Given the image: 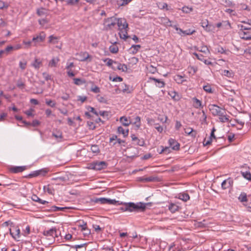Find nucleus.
I'll return each instance as SVG.
<instances>
[{
  "label": "nucleus",
  "mask_w": 251,
  "mask_h": 251,
  "mask_svg": "<svg viewBox=\"0 0 251 251\" xmlns=\"http://www.w3.org/2000/svg\"><path fill=\"white\" fill-rule=\"evenodd\" d=\"M148 203H144L142 202H139L137 203L129 202L125 203L124 206L121 208V209L123 211H143L146 209V205Z\"/></svg>",
  "instance_id": "1"
},
{
  "label": "nucleus",
  "mask_w": 251,
  "mask_h": 251,
  "mask_svg": "<svg viewBox=\"0 0 251 251\" xmlns=\"http://www.w3.org/2000/svg\"><path fill=\"white\" fill-rule=\"evenodd\" d=\"M117 19L113 16L104 19L103 20V30L108 31L113 28L116 25Z\"/></svg>",
  "instance_id": "2"
},
{
  "label": "nucleus",
  "mask_w": 251,
  "mask_h": 251,
  "mask_svg": "<svg viewBox=\"0 0 251 251\" xmlns=\"http://www.w3.org/2000/svg\"><path fill=\"white\" fill-rule=\"evenodd\" d=\"M209 108L212 114L215 116H219V115L226 114V110L225 109H223L215 104L210 105Z\"/></svg>",
  "instance_id": "3"
},
{
  "label": "nucleus",
  "mask_w": 251,
  "mask_h": 251,
  "mask_svg": "<svg viewBox=\"0 0 251 251\" xmlns=\"http://www.w3.org/2000/svg\"><path fill=\"white\" fill-rule=\"evenodd\" d=\"M107 163L105 161H97L91 164L90 168L92 169L100 171L107 167Z\"/></svg>",
  "instance_id": "4"
},
{
  "label": "nucleus",
  "mask_w": 251,
  "mask_h": 251,
  "mask_svg": "<svg viewBox=\"0 0 251 251\" xmlns=\"http://www.w3.org/2000/svg\"><path fill=\"white\" fill-rule=\"evenodd\" d=\"M10 234L12 237L17 241H19L21 237V230L17 226L13 225L11 228L9 229Z\"/></svg>",
  "instance_id": "5"
},
{
  "label": "nucleus",
  "mask_w": 251,
  "mask_h": 251,
  "mask_svg": "<svg viewBox=\"0 0 251 251\" xmlns=\"http://www.w3.org/2000/svg\"><path fill=\"white\" fill-rule=\"evenodd\" d=\"M43 234L47 237H48L49 239L51 237L54 239L55 237H57L56 228V227H52L50 229L44 230Z\"/></svg>",
  "instance_id": "6"
},
{
  "label": "nucleus",
  "mask_w": 251,
  "mask_h": 251,
  "mask_svg": "<svg viewBox=\"0 0 251 251\" xmlns=\"http://www.w3.org/2000/svg\"><path fill=\"white\" fill-rule=\"evenodd\" d=\"M119 27V30L124 28H128V24L127 23L126 20L124 18L117 19V22H116Z\"/></svg>",
  "instance_id": "7"
},
{
  "label": "nucleus",
  "mask_w": 251,
  "mask_h": 251,
  "mask_svg": "<svg viewBox=\"0 0 251 251\" xmlns=\"http://www.w3.org/2000/svg\"><path fill=\"white\" fill-rule=\"evenodd\" d=\"M168 143L172 150L175 151L179 150L180 144L175 139L170 138L168 141Z\"/></svg>",
  "instance_id": "8"
},
{
  "label": "nucleus",
  "mask_w": 251,
  "mask_h": 251,
  "mask_svg": "<svg viewBox=\"0 0 251 251\" xmlns=\"http://www.w3.org/2000/svg\"><path fill=\"white\" fill-rule=\"evenodd\" d=\"M45 33L44 32H42L39 34V35L33 37L32 41L34 43L35 46L37 43L43 42L45 40Z\"/></svg>",
  "instance_id": "9"
},
{
  "label": "nucleus",
  "mask_w": 251,
  "mask_h": 251,
  "mask_svg": "<svg viewBox=\"0 0 251 251\" xmlns=\"http://www.w3.org/2000/svg\"><path fill=\"white\" fill-rule=\"evenodd\" d=\"M238 34L241 39L245 40H251V33L249 31H240L238 32Z\"/></svg>",
  "instance_id": "10"
},
{
  "label": "nucleus",
  "mask_w": 251,
  "mask_h": 251,
  "mask_svg": "<svg viewBox=\"0 0 251 251\" xmlns=\"http://www.w3.org/2000/svg\"><path fill=\"white\" fill-rule=\"evenodd\" d=\"M26 169L25 166H12L9 168V171L12 173H19Z\"/></svg>",
  "instance_id": "11"
},
{
  "label": "nucleus",
  "mask_w": 251,
  "mask_h": 251,
  "mask_svg": "<svg viewBox=\"0 0 251 251\" xmlns=\"http://www.w3.org/2000/svg\"><path fill=\"white\" fill-rule=\"evenodd\" d=\"M233 183V180L230 178H228L223 181L221 184L222 187L223 189H226L232 186Z\"/></svg>",
  "instance_id": "12"
},
{
  "label": "nucleus",
  "mask_w": 251,
  "mask_h": 251,
  "mask_svg": "<svg viewBox=\"0 0 251 251\" xmlns=\"http://www.w3.org/2000/svg\"><path fill=\"white\" fill-rule=\"evenodd\" d=\"M131 138L133 141H135V144L140 146H143L145 144V141L143 139H139L135 135L131 134Z\"/></svg>",
  "instance_id": "13"
},
{
  "label": "nucleus",
  "mask_w": 251,
  "mask_h": 251,
  "mask_svg": "<svg viewBox=\"0 0 251 251\" xmlns=\"http://www.w3.org/2000/svg\"><path fill=\"white\" fill-rule=\"evenodd\" d=\"M160 23L165 26L173 27L171 24V21L166 17L159 18Z\"/></svg>",
  "instance_id": "14"
},
{
  "label": "nucleus",
  "mask_w": 251,
  "mask_h": 251,
  "mask_svg": "<svg viewBox=\"0 0 251 251\" xmlns=\"http://www.w3.org/2000/svg\"><path fill=\"white\" fill-rule=\"evenodd\" d=\"M31 65L35 69L38 70L42 66V61L40 59L35 58Z\"/></svg>",
  "instance_id": "15"
},
{
  "label": "nucleus",
  "mask_w": 251,
  "mask_h": 251,
  "mask_svg": "<svg viewBox=\"0 0 251 251\" xmlns=\"http://www.w3.org/2000/svg\"><path fill=\"white\" fill-rule=\"evenodd\" d=\"M120 122L122 123V124L123 126H128L129 125L131 124L130 118H127L126 116L121 117L120 118Z\"/></svg>",
  "instance_id": "16"
},
{
  "label": "nucleus",
  "mask_w": 251,
  "mask_h": 251,
  "mask_svg": "<svg viewBox=\"0 0 251 251\" xmlns=\"http://www.w3.org/2000/svg\"><path fill=\"white\" fill-rule=\"evenodd\" d=\"M174 78L177 84H182L184 82L187 81V80L184 78V75H176L174 76Z\"/></svg>",
  "instance_id": "17"
},
{
  "label": "nucleus",
  "mask_w": 251,
  "mask_h": 251,
  "mask_svg": "<svg viewBox=\"0 0 251 251\" xmlns=\"http://www.w3.org/2000/svg\"><path fill=\"white\" fill-rule=\"evenodd\" d=\"M150 79L153 80L155 82L156 86L159 88H163L165 86V83L161 79H157L154 77H150Z\"/></svg>",
  "instance_id": "18"
},
{
  "label": "nucleus",
  "mask_w": 251,
  "mask_h": 251,
  "mask_svg": "<svg viewBox=\"0 0 251 251\" xmlns=\"http://www.w3.org/2000/svg\"><path fill=\"white\" fill-rule=\"evenodd\" d=\"M116 68L124 72H126L127 71V66L125 64H121L118 62H115Z\"/></svg>",
  "instance_id": "19"
},
{
  "label": "nucleus",
  "mask_w": 251,
  "mask_h": 251,
  "mask_svg": "<svg viewBox=\"0 0 251 251\" xmlns=\"http://www.w3.org/2000/svg\"><path fill=\"white\" fill-rule=\"evenodd\" d=\"M119 34L120 35V38L124 40H126L129 37L127 34V28H124L119 30Z\"/></svg>",
  "instance_id": "20"
},
{
  "label": "nucleus",
  "mask_w": 251,
  "mask_h": 251,
  "mask_svg": "<svg viewBox=\"0 0 251 251\" xmlns=\"http://www.w3.org/2000/svg\"><path fill=\"white\" fill-rule=\"evenodd\" d=\"M78 55L80 57L79 60L81 61H85L90 57V55L86 51L81 52L78 54Z\"/></svg>",
  "instance_id": "21"
},
{
  "label": "nucleus",
  "mask_w": 251,
  "mask_h": 251,
  "mask_svg": "<svg viewBox=\"0 0 251 251\" xmlns=\"http://www.w3.org/2000/svg\"><path fill=\"white\" fill-rule=\"evenodd\" d=\"M53 136L58 142L61 141L62 139V132L59 130H56L53 131L52 134Z\"/></svg>",
  "instance_id": "22"
},
{
  "label": "nucleus",
  "mask_w": 251,
  "mask_h": 251,
  "mask_svg": "<svg viewBox=\"0 0 251 251\" xmlns=\"http://www.w3.org/2000/svg\"><path fill=\"white\" fill-rule=\"evenodd\" d=\"M171 147H164L163 146H161L160 148L161 150H159V149H157V152L159 154H162L163 153H165V154H168L171 152Z\"/></svg>",
  "instance_id": "23"
},
{
  "label": "nucleus",
  "mask_w": 251,
  "mask_h": 251,
  "mask_svg": "<svg viewBox=\"0 0 251 251\" xmlns=\"http://www.w3.org/2000/svg\"><path fill=\"white\" fill-rule=\"evenodd\" d=\"M169 95L175 100L178 101L180 99V96L178 94L174 91H170L168 93Z\"/></svg>",
  "instance_id": "24"
},
{
  "label": "nucleus",
  "mask_w": 251,
  "mask_h": 251,
  "mask_svg": "<svg viewBox=\"0 0 251 251\" xmlns=\"http://www.w3.org/2000/svg\"><path fill=\"white\" fill-rule=\"evenodd\" d=\"M239 201L243 203H247L248 201L247 194L245 192H242L238 198Z\"/></svg>",
  "instance_id": "25"
},
{
  "label": "nucleus",
  "mask_w": 251,
  "mask_h": 251,
  "mask_svg": "<svg viewBox=\"0 0 251 251\" xmlns=\"http://www.w3.org/2000/svg\"><path fill=\"white\" fill-rule=\"evenodd\" d=\"M51 180H54L56 182V184H60L62 182H65L66 180V178L64 176H56L53 177L51 178Z\"/></svg>",
  "instance_id": "26"
},
{
  "label": "nucleus",
  "mask_w": 251,
  "mask_h": 251,
  "mask_svg": "<svg viewBox=\"0 0 251 251\" xmlns=\"http://www.w3.org/2000/svg\"><path fill=\"white\" fill-rule=\"evenodd\" d=\"M168 209L172 213H175L178 210L179 206L175 203H171L168 206Z\"/></svg>",
  "instance_id": "27"
},
{
  "label": "nucleus",
  "mask_w": 251,
  "mask_h": 251,
  "mask_svg": "<svg viewBox=\"0 0 251 251\" xmlns=\"http://www.w3.org/2000/svg\"><path fill=\"white\" fill-rule=\"evenodd\" d=\"M201 26L207 31H210V25L208 24L207 20H202L201 23Z\"/></svg>",
  "instance_id": "28"
},
{
  "label": "nucleus",
  "mask_w": 251,
  "mask_h": 251,
  "mask_svg": "<svg viewBox=\"0 0 251 251\" xmlns=\"http://www.w3.org/2000/svg\"><path fill=\"white\" fill-rule=\"evenodd\" d=\"M192 100L193 102V105L196 108H200L202 107L201 106V100H198L196 98H193L192 99Z\"/></svg>",
  "instance_id": "29"
},
{
  "label": "nucleus",
  "mask_w": 251,
  "mask_h": 251,
  "mask_svg": "<svg viewBox=\"0 0 251 251\" xmlns=\"http://www.w3.org/2000/svg\"><path fill=\"white\" fill-rule=\"evenodd\" d=\"M117 131H118V133L122 134L123 135V136L124 137H126L127 136V135L128 134L129 130L128 129L126 130H125L122 126H119L117 128Z\"/></svg>",
  "instance_id": "30"
},
{
  "label": "nucleus",
  "mask_w": 251,
  "mask_h": 251,
  "mask_svg": "<svg viewBox=\"0 0 251 251\" xmlns=\"http://www.w3.org/2000/svg\"><path fill=\"white\" fill-rule=\"evenodd\" d=\"M178 198L180 200H182L184 201H187L189 200L190 197L189 195L186 193H180L179 194Z\"/></svg>",
  "instance_id": "31"
},
{
  "label": "nucleus",
  "mask_w": 251,
  "mask_h": 251,
  "mask_svg": "<svg viewBox=\"0 0 251 251\" xmlns=\"http://www.w3.org/2000/svg\"><path fill=\"white\" fill-rule=\"evenodd\" d=\"M68 207H58L55 205L52 206L50 207V209L48 210L49 211L51 212H55V211H63L65 209H68Z\"/></svg>",
  "instance_id": "32"
},
{
  "label": "nucleus",
  "mask_w": 251,
  "mask_h": 251,
  "mask_svg": "<svg viewBox=\"0 0 251 251\" xmlns=\"http://www.w3.org/2000/svg\"><path fill=\"white\" fill-rule=\"evenodd\" d=\"M36 13L39 16L47 15V14H48L47 10L45 8H43V7L37 9Z\"/></svg>",
  "instance_id": "33"
},
{
  "label": "nucleus",
  "mask_w": 251,
  "mask_h": 251,
  "mask_svg": "<svg viewBox=\"0 0 251 251\" xmlns=\"http://www.w3.org/2000/svg\"><path fill=\"white\" fill-rule=\"evenodd\" d=\"M133 124L135 125L136 129H138L141 126V118L139 116H136L134 118V122Z\"/></svg>",
  "instance_id": "34"
},
{
  "label": "nucleus",
  "mask_w": 251,
  "mask_h": 251,
  "mask_svg": "<svg viewBox=\"0 0 251 251\" xmlns=\"http://www.w3.org/2000/svg\"><path fill=\"white\" fill-rule=\"evenodd\" d=\"M237 26V27L240 29V31L248 30L251 29L250 24L248 25H243L241 24H238Z\"/></svg>",
  "instance_id": "35"
},
{
  "label": "nucleus",
  "mask_w": 251,
  "mask_h": 251,
  "mask_svg": "<svg viewBox=\"0 0 251 251\" xmlns=\"http://www.w3.org/2000/svg\"><path fill=\"white\" fill-rule=\"evenodd\" d=\"M91 83H92V85L90 88L91 91L94 92V93H99L100 92V88L94 84V83L93 82H91Z\"/></svg>",
  "instance_id": "36"
},
{
  "label": "nucleus",
  "mask_w": 251,
  "mask_h": 251,
  "mask_svg": "<svg viewBox=\"0 0 251 251\" xmlns=\"http://www.w3.org/2000/svg\"><path fill=\"white\" fill-rule=\"evenodd\" d=\"M222 74L224 75L225 76L229 77H233L234 75V73L232 71H229V70H225L223 71Z\"/></svg>",
  "instance_id": "37"
},
{
  "label": "nucleus",
  "mask_w": 251,
  "mask_h": 251,
  "mask_svg": "<svg viewBox=\"0 0 251 251\" xmlns=\"http://www.w3.org/2000/svg\"><path fill=\"white\" fill-rule=\"evenodd\" d=\"M58 58H53L49 62V65L51 67H56L57 63L59 62Z\"/></svg>",
  "instance_id": "38"
},
{
  "label": "nucleus",
  "mask_w": 251,
  "mask_h": 251,
  "mask_svg": "<svg viewBox=\"0 0 251 251\" xmlns=\"http://www.w3.org/2000/svg\"><path fill=\"white\" fill-rule=\"evenodd\" d=\"M141 48V46L140 45H132L131 47V50L132 53L135 54Z\"/></svg>",
  "instance_id": "39"
},
{
  "label": "nucleus",
  "mask_w": 251,
  "mask_h": 251,
  "mask_svg": "<svg viewBox=\"0 0 251 251\" xmlns=\"http://www.w3.org/2000/svg\"><path fill=\"white\" fill-rule=\"evenodd\" d=\"M245 124V121H239L236 119V129L240 130L242 129Z\"/></svg>",
  "instance_id": "40"
},
{
  "label": "nucleus",
  "mask_w": 251,
  "mask_h": 251,
  "mask_svg": "<svg viewBox=\"0 0 251 251\" xmlns=\"http://www.w3.org/2000/svg\"><path fill=\"white\" fill-rule=\"evenodd\" d=\"M45 102L47 105L51 107H54L56 105V102L50 99H46Z\"/></svg>",
  "instance_id": "41"
},
{
  "label": "nucleus",
  "mask_w": 251,
  "mask_h": 251,
  "mask_svg": "<svg viewBox=\"0 0 251 251\" xmlns=\"http://www.w3.org/2000/svg\"><path fill=\"white\" fill-rule=\"evenodd\" d=\"M107 198H97L95 201V202L96 203H100L101 204H106Z\"/></svg>",
  "instance_id": "42"
},
{
  "label": "nucleus",
  "mask_w": 251,
  "mask_h": 251,
  "mask_svg": "<svg viewBox=\"0 0 251 251\" xmlns=\"http://www.w3.org/2000/svg\"><path fill=\"white\" fill-rule=\"evenodd\" d=\"M242 176L246 179L250 180L251 179V174L250 172H241Z\"/></svg>",
  "instance_id": "43"
},
{
  "label": "nucleus",
  "mask_w": 251,
  "mask_h": 251,
  "mask_svg": "<svg viewBox=\"0 0 251 251\" xmlns=\"http://www.w3.org/2000/svg\"><path fill=\"white\" fill-rule=\"evenodd\" d=\"M203 89L207 93H208L210 94L213 93V91L212 90L211 86L209 84H207L206 85H204L203 86Z\"/></svg>",
  "instance_id": "44"
},
{
  "label": "nucleus",
  "mask_w": 251,
  "mask_h": 251,
  "mask_svg": "<svg viewBox=\"0 0 251 251\" xmlns=\"http://www.w3.org/2000/svg\"><path fill=\"white\" fill-rule=\"evenodd\" d=\"M91 150L94 153H98L100 152L99 147L97 145H93L91 146Z\"/></svg>",
  "instance_id": "45"
},
{
  "label": "nucleus",
  "mask_w": 251,
  "mask_h": 251,
  "mask_svg": "<svg viewBox=\"0 0 251 251\" xmlns=\"http://www.w3.org/2000/svg\"><path fill=\"white\" fill-rule=\"evenodd\" d=\"M58 39L56 37H54L53 35H50L49 37V42L53 44H56L58 43Z\"/></svg>",
  "instance_id": "46"
},
{
  "label": "nucleus",
  "mask_w": 251,
  "mask_h": 251,
  "mask_svg": "<svg viewBox=\"0 0 251 251\" xmlns=\"http://www.w3.org/2000/svg\"><path fill=\"white\" fill-rule=\"evenodd\" d=\"M109 49L110 51L113 53H116L118 52L119 50L118 48L116 45H111Z\"/></svg>",
  "instance_id": "47"
},
{
  "label": "nucleus",
  "mask_w": 251,
  "mask_h": 251,
  "mask_svg": "<svg viewBox=\"0 0 251 251\" xmlns=\"http://www.w3.org/2000/svg\"><path fill=\"white\" fill-rule=\"evenodd\" d=\"M237 8L239 9V10H250L249 9H248V6L245 4H244V3H238V6H237Z\"/></svg>",
  "instance_id": "48"
},
{
  "label": "nucleus",
  "mask_w": 251,
  "mask_h": 251,
  "mask_svg": "<svg viewBox=\"0 0 251 251\" xmlns=\"http://www.w3.org/2000/svg\"><path fill=\"white\" fill-rule=\"evenodd\" d=\"M219 119L222 122L225 123L227 122L229 120L228 118L226 115H225V114L223 115H219Z\"/></svg>",
  "instance_id": "49"
},
{
  "label": "nucleus",
  "mask_w": 251,
  "mask_h": 251,
  "mask_svg": "<svg viewBox=\"0 0 251 251\" xmlns=\"http://www.w3.org/2000/svg\"><path fill=\"white\" fill-rule=\"evenodd\" d=\"M158 7L160 9H166V10H169L167 3L165 2L160 3Z\"/></svg>",
  "instance_id": "50"
},
{
  "label": "nucleus",
  "mask_w": 251,
  "mask_h": 251,
  "mask_svg": "<svg viewBox=\"0 0 251 251\" xmlns=\"http://www.w3.org/2000/svg\"><path fill=\"white\" fill-rule=\"evenodd\" d=\"M195 32V30H191V29H188L185 30H184L183 32V36L185 35H191Z\"/></svg>",
  "instance_id": "51"
},
{
  "label": "nucleus",
  "mask_w": 251,
  "mask_h": 251,
  "mask_svg": "<svg viewBox=\"0 0 251 251\" xmlns=\"http://www.w3.org/2000/svg\"><path fill=\"white\" fill-rule=\"evenodd\" d=\"M83 233V235L84 237H87L91 234V230L89 229L88 227L85 228L84 230L81 231Z\"/></svg>",
  "instance_id": "52"
},
{
  "label": "nucleus",
  "mask_w": 251,
  "mask_h": 251,
  "mask_svg": "<svg viewBox=\"0 0 251 251\" xmlns=\"http://www.w3.org/2000/svg\"><path fill=\"white\" fill-rule=\"evenodd\" d=\"M74 83L77 85H80L84 83V81L79 78H74Z\"/></svg>",
  "instance_id": "53"
},
{
  "label": "nucleus",
  "mask_w": 251,
  "mask_h": 251,
  "mask_svg": "<svg viewBox=\"0 0 251 251\" xmlns=\"http://www.w3.org/2000/svg\"><path fill=\"white\" fill-rule=\"evenodd\" d=\"M17 86L20 89H22L25 88V84L21 79H19L17 83Z\"/></svg>",
  "instance_id": "54"
},
{
  "label": "nucleus",
  "mask_w": 251,
  "mask_h": 251,
  "mask_svg": "<svg viewBox=\"0 0 251 251\" xmlns=\"http://www.w3.org/2000/svg\"><path fill=\"white\" fill-rule=\"evenodd\" d=\"M193 8L191 7H188L187 6H184L182 8V11L185 13H189L192 11Z\"/></svg>",
  "instance_id": "55"
},
{
  "label": "nucleus",
  "mask_w": 251,
  "mask_h": 251,
  "mask_svg": "<svg viewBox=\"0 0 251 251\" xmlns=\"http://www.w3.org/2000/svg\"><path fill=\"white\" fill-rule=\"evenodd\" d=\"M104 61L106 62V64L108 66H111L112 64H115V62H117L116 61H114L112 59L109 58L106 59Z\"/></svg>",
  "instance_id": "56"
},
{
  "label": "nucleus",
  "mask_w": 251,
  "mask_h": 251,
  "mask_svg": "<svg viewBox=\"0 0 251 251\" xmlns=\"http://www.w3.org/2000/svg\"><path fill=\"white\" fill-rule=\"evenodd\" d=\"M215 51L216 52L223 53L225 52V50L223 47L221 46H218L215 48Z\"/></svg>",
  "instance_id": "57"
},
{
  "label": "nucleus",
  "mask_w": 251,
  "mask_h": 251,
  "mask_svg": "<svg viewBox=\"0 0 251 251\" xmlns=\"http://www.w3.org/2000/svg\"><path fill=\"white\" fill-rule=\"evenodd\" d=\"M79 227L80 228L81 231L84 230L85 228L88 227L87 223L82 221V223L79 225Z\"/></svg>",
  "instance_id": "58"
},
{
  "label": "nucleus",
  "mask_w": 251,
  "mask_h": 251,
  "mask_svg": "<svg viewBox=\"0 0 251 251\" xmlns=\"http://www.w3.org/2000/svg\"><path fill=\"white\" fill-rule=\"evenodd\" d=\"M67 4L70 5H74L79 2V0H67Z\"/></svg>",
  "instance_id": "59"
},
{
  "label": "nucleus",
  "mask_w": 251,
  "mask_h": 251,
  "mask_svg": "<svg viewBox=\"0 0 251 251\" xmlns=\"http://www.w3.org/2000/svg\"><path fill=\"white\" fill-rule=\"evenodd\" d=\"M27 63L25 61H20L19 62V67L22 70H24L26 68Z\"/></svg>",
  "instance_id": "60"
},
{
  "label": "nucleus",
  "mask_w": 251,
  "mask_h": 251,
  "mask_svg": "<svg viewBox=\"0 0 251 251\" xmlns=\"http://www.w3.org/2000/svg\"><path fill=\"white\" fill-rule=\"evenodd\" d=\"M87 109L89 111L92 112L95 115L97 116L99 115L98 112L96 110V109L94 107L89 106L87 107Z\"/></svg>",
  "instance_id": "61"
},
{
  "label": "nucleus",
  "mask_w": 251,
  "mask_h": 251,
  "mask_svg": "<svg viewBox=\"0 0 251 251\" xmlns=\"http://www.w3.org/2000/svg\"><path fill=\"white\" fill-rule=\"evenodd\" d=\"M34 111V110L32 108L29 109L28 110H26L24 112V113L27 115L28 117H33L34 115L33 114V112Z\"/></svg>",
  "instance_id": "62"
},
{
  "label": "nucleus",
  "mask_w": 251,
  "mask_h": 251,
  "mask_svg": "<svg viewBox=\"0 0 251 251\" xmlns=\"http://www.w3.org/2000/svg\"><path fill=\"white\" fill-rule=\"evenodd\" d=\"M48 22L49 21L46 18L39 19L38 20V23L39 25H40L42 26H44L46 24L48 23Z\"/></svg>",
  "instance_id": "63"
},
{
  "label": "nucleus",
  "mask_w": 251,
  "mask_h": 251,
  "mask_svg": "<svg viewBox=\"0 0 251 251\" xmlns=\"http://www.w3.org/2000/svg\"><path fill=\"white\" fill-rule=\"evenodd\" d=\"M223 27L225 29H229L230 28V24L228 21H223Z\"/></svg>",
  "instance_id": "64"
}]
</instances>
